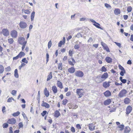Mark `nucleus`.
<instances>
[{"instance_id": "obj_32", "label": "nucleus", "mask_w": 133, "mask_h": 133, "mask_svg": "<svg viewBox=\"0 0 133 133\" xmlns=\"http://www.w3.org/2000/svg\"><path fill=\"white\" fill-rule=\"evenodd\" d=\"M35 12L34 11H33L31 13V21H33L34 20V18L35 15Z\"/></svg>"}, {"instance_id": "obj_42", "label": "nucleus", "mask_w": 133, "mask_h": 133, "mask_svg": "<svg viewBox=\"0 0 133 133\" xmlns=\"http://www.w3.org/2000/svg\"><path fill=\"white\" fill-rule=\"evenodd\" d=\"M15 101L14 99L12 97L9 98L8 99L7 102H12V101Z\"/></svg>"}, {"instance_id": "obj_54", "label": "nucleus", "mask_w": 133, "mask_h": 133, "mask_svg": "<svg viewBox=\"0 0 133 133\" xmlns=\"http://www.w3.org/2000/svg\"><path fill=\"white\" fill-rule=\"evenodd\" d=\"M71 95V91H69L67 92L66 94V96H70Z\"/></svg>"}, {"instance_id": "obj_34", "label": "nucleus", "mask_w": 133, "mask_h": 133, "mask_svg": "<svg viewBox=\"0 0 133 133\" xmlns=\"http://www.w3.org/2000/svg\"><path fill=\"white\" fill-rule=\"evenodd\" d=\"M124 125L123 124H121L118 126V128H119V130L122 131L124 129Z\"/></svg>"}, {"instance_id": "obj_6", "label": "nucleus", "mask_w": 133, "mask_h": 133, "mask_svg": "<svg viewBox=\"0 0 133 133\" xmlns=\"http://www.w3.org/2000/svg\"><path fill=\"white\" fill-rule=\"evenodd\" d=\"M75 75L77 77H82L83 76L84 74L82 71L78 70L76 71Z\"/></svg>"}, {"instance_id": "obj_50", "label": "nucleus", "mask_w": 133, "mask_h": 133, "mask_svg": "<svg viewBox=\"0 0 133 133\" xmlns=\"http://www.w3.org/2000/svg\"><path fill=\"white\" fill-rule=\"evenodd\" d=\"M79 48L80 46L78 44H76L74 46V48L76 49H78Z\"/></svg>"}, {"instance_id": "obj_57", "label": "nucleus", "mask_w": 133, "mask_h": 133, "mask_svg": "<svg viewBox=\"0 0 133 133\" xmlns=\"http://www.w3.org/2000/svg\"><path fill=\"white\" fill-rule=\"evenodd\" d=\"M48 122L50 124L52 123V121L50 117L49 119H48Z\"/></svg>"}, {"instance_id": "obj_27", "label": "nucleus", "mask_w": 133, "mask_h": 133, "mask_svg": "<svg viewBox=\"0 0 133 133\" xmlns=\"http://www.w3.org/2000/svg\"><path fill=\"white\" fill-rule=\"evenodd\" d=\"M130 128L129 127L127 126L124 128V132L125 133H128L130 132Z\"/></svg>"}, {"instance_id": "obj_37", "label": "nucleus", "mask_w": 133, "mask_h": 133, "mask_svg": "<svg viewBox=\"0 0 133 133\" xmlns=\"http://www.w3.org/2000/svg\"><path fill=\"white\" fill-rule=\"evenodd\" d=\"M132 10V8L131 6H129L127 8V11L128 12H131Z\"/></svg>"}, {"instance_id": "obj_49", "label": "nucleus", "mask_w": 133, "mask_h": 133, "mask_svg": "<svg viewBox=\"0 0 133 133\" xmlns=\"http://www.w3.org/2000/svg\"><path fill=\"white\" fill-rule=\"evenodd\" d=\"M52 45V43L51 41H50L48 42V48L49 49L51 46Z\"/></svg>"}, {"instance_id": "obj_15", "label": "nucleus", "mask_w": 133, "mask_h": 133, "mask_svg": "<svg viewBox=\"0 0 133 133\" xmlns=\"http://www.w3.org/2000/svg\"><path fill=\"white\" fill-rule=\"evenodd\" d=\"M111 83V82L109 81L107 82L105 81L103 83V86L105 88H107L109 87L110 85V83Z\"/></svg>"}, {"instance_id": "obj_51", "label": "nucleus", "mask_w": 133, "mask_h": 133, "mask_svg": "<svg viewBox=\"0 0 133 133\" xmlns=\"http://www.w3.org/2000/svg\"><path fill=\"white\" fill-rule=\"evenodd\" d=\"M106 61L108 63H109L112 62V59H105Z\"/></svg>"}, {"instance_id": "obj_28", "label": "nucleus", "mask_w": 133, "mask_h": 133, "mask_svg": "<svg viewBox=\"0 0 133 133\" xmlns=\"http://www.w3.org/2000/svg\"><path fill=\"white\" fill-rule=\"evenodd\" d=\"M130 100L129 98L127 97L124 99V102L125 104H128L130 103Z\"/></svg>"}, {"instance_id": "obj_10", "label": "nucleus", "mask_w": 133, "mask_h": 133, "mask_svg": "<svg viewBox=\"0 0 133 133\" xmlns=\"http://www.w3.org/2000/svg\"><path fill=\"white\" fill-rule=\"evenodd\" d=\"M19 27L21 28L24 29L26 27L27 24L25 22L23 21H21L19 23Z\"/></svg>"}, {"instance_id": "obj_40", "label": "nucleus", "mask_w": 133, "mask_h": 133, "mask_svg": "<svg viewBox=\"0 0 133 133\" xmlns=\"http://www.w3.org/2000/svg\"><path fill=\"white\" fill-rule=\"evenodd\" d=\"M8 43L10 44H12L13 43L14 41L12 38H10L8 39Z\"/></svg>"}, {"instance_id": "obj_5", "label": "nucleus", "mask_w": 133, "mask_h": 133, "mask_svg": "<svg viewBox=\"0 0 133 133\" xmlns=\"http://www.w3.org/2000/svg\"><path fill=\"white\" fill-rule=\"evenodd\" d=\"M118 67L119 69L121 70L120 73V75L122 76H123L124 74L126 73L125 69L122 66L119 64Z\"/></svg>"}, {"instance_id": "obj_36", "label": "nucleus", "mask_w": 133, "mask_h": 133, "mask_svg": "<svg viewBox=\"0 0 133 133\" xmlns=\"http://www.w3.org/2000/svg\"><path fill=\"white\" fill-rule=\"evenodd\" d=\"M4 68L3 65H0V74L2 73L4 71Z\"/></svg>"}, {"instance_id": "obj_17", "label": "nucleus", "mask_w": 133, "mask_h": 133, "mask_svg": "<svg viewBox=\"0 0 133 133\" xmlns=\"http://www.w3.org/2000/svg\"><path fill=\"white\" fill-rule=\"evenodd\" d=\"M41 106L48 109L50 107L49 104L46 102H44V101L42 102V103L41 104Z\"/></svg>"}, {"instance_id": "obj_33", "label": "nucleus", "mask_w": 133, "mask_h": 133, "mask_svg": "<svg viewBox=\"0 0 133 133\" xmlns=\"http://www.w3.org/2000/svg\"><path fill=\"white\" fill-rule=\"evenodd\" d=\"M20 114V113L19 111H17L12 114V115L14 117H16L18 116Z\"/></svg>"}, {"instance_id": "obj_53", "label": "nucleus", "mask_w": 133, "mask_h": 133, "mask_svg": "<svg viewBox=\"0 0 133 133\" xmlns=\"http://www.w3.org/2000/svg\"><path fill=\"white\" fill-rule=\"evenodd\" d=\"M76 127L78 129H81V127L79 124H76Z\"/></svg>"}, {"instance_id": "obj_1", "label": "nucleus", "mask_w": 133, "mask_h": 133, "mask_svg": "<svg viewBox=\"0 0 133 133\" xmlns=\"http://www.w3.org/2000/svg\"><path fill=\"white\" fill-rule=\"evenodd\" d=\"M18 41L20 44L22 45V51L23 50L27 43V41H25V39L24 37H20L18 38Z\"/></svg>"}, {"instance_id": "obj_11", "label": "nucleus", "mask_w": 133, "mask_h": 133, "mask_svg": "<svg viewBox=\"0 0 133 133\" xmlns=\"http://www.w3.org/2000/svg\"><path fill=\"white\" fill-rule=\"evenodd\" d=\"M2 32L4 36H8L9 35V32L7 29H3L2 31Z\"/></svg>"}, {"instance_id": "obj_56", "label": "nucleus", "mask_w": 133, "mask_h": 133, "mask_svg": "<svg viewBox=\"0 0 133 133\" xmlns=\"http://www.w3.org/2000/svg\"><path fill=\"white\" fill-rule=\"evenodd\" d=\"M115 43L120 48L121 47V44L120 43H117L116 42H115Z\"/></svg>"}, {"instance_id": "obj_30", "label": "nucleus", "mask_w": 133, "mask_h": 133, "mask_svg": "<svg viewBox=\"0 0 133 133\" xmlns=\"http://www.w3.org/2000/svg\"><path fill=\"white\" fill-rule=\"evenodd\" d=\"M63 65L61 63H59L58 65V68L59 70H62L63 69Z\"/></svg>"}, {"instance_id": "obj_7", "label": "nucleus", "mask_w": 133, "mask_h": 133, "mask_svg": "<svg viewBox=\"0 0 133 133\" xmlns=\"http://www.w3.org/2000/svg\"><path fill=\"white\" fill-rule=\"evenodd\" d=\"M101 44L103 47V49L105 50L107 52H109L110 51L107 45L103 42H101Z\"/></svg>"}, {"instance_id": "obj_16", "label": "nucleus", "mask_w": 133, "mask_h": 133, "mask_svg": "<svg viewBox=\"0 0 133 133\" xmlns=\"http://www.w3.org/2000/svg\"><path fill=\"white\" fill-rule=\"evenodd\" d=\"M25 55V54L24 52H21L16 57H14L13 58H21L24 56Z\"/></svg>"}, {"instance_id": "obj_55", "label": "nucleus", "mask_w": 133, "mask_h": 133, "mask_svg": "<svg viewBox=\"0 0 133 133\" xmlns=\"http://www.w3.org/2000/svg\"><path fill=\"white\" fill-rule=\"evenodd\" d=\"M124 19V20H126L128 18V15H124L123 16Z\"/></svg>"}, {"instance_id": "obj_64", "label": "nucleus", "mask_w": 133, "mask_h": 133, "mask_svg": "<svg viewBox=\"0 0 133 133\" xmlns=\"http://www.w3.org/2000/svg\"><path fill=\"white\" fill-rule=\"evenodd\" d=\"M130 40L132 41H133V35H131Z\"/></svg>"}, {"instance_id": "obj_23", "label": "nucleus", "mask_w": 133, "mask_h": 133, "mask_svg": "<svg viewBox=\"0 0 133 133\" xmlns=\"http://www.w3.org/2000/svg\"><path fill=\"white\" fill-rule=\"evenodd\" d=\"M68 71L70 73H73L75 71V68L73 67H72L70 68H69L68 69Z\"/></svg>"}, {"instance_id": "obj_22", "label": "nucleus", "mask_w": 133, "mask_h": 133, "mask_svg": "<svg viewBox=\"0 0 133 133\" xmlns=\"http://www.w3.org/2000/svg\"><path fill=\"white\" fill-rule=\"evenodd\" d=\"M69 64L71 65H74L75 63V62L74 59H70L68 60Z\"/></svg>"}, {"instance_id": "obj_39", "label": "nucleus", "mask_w": 133, "mask_h": 133, "mask_svg": "<svg viewBox=\"0 0 133 133\" xmlns=\"http://www.w3.org/2000/svg\"><path fill=\"white\" fill-rule=\"evenodd\" d=\"M68 102V100L66 99H64L62 101V104L63 105H65Z\"/></svg>"}, {"instance_id": "obj_20", "label": "nucleus", "mask_w": 133, "mask_h": 133, "mask_svg": "<svg viewBox=\"0 0 133 133\" xmlns=\"http://www.w3.org/2000/svg\"><path fill=\"white\" fill-rule=\"evenodd\" d=\"M114 14L116 15H118L121 13V10L119 8H115L114 10Z\"/></svg>"}, {"instance_id": "obj_4", "label": "nucleus", "mask_w": 133, "mask_h": 133, "mask_svg": "<svg viewBox=\"0 0 133 133\" xmlns=\"http://www.w3.org/2000/svg\"><path fill=\"white\" fill-rule=\"evenodd\" d=\"M127 93V91L126 90L123 89L119 92L118 96L119 97L121 98L125 96Z\"/></svg>"}, {"instance_id": "obj_13", "label": "nucleus", "mask_w": 133, "mask_h": 133, "mask_svg": "<svg viewBox=\"0 0 133 133\" xmlns=\"http://www.w3.org/2000/svg\"><path fill=\"white\" fill-rule=\"evenodd\" d=\"M96 123L95 122L94 124L92 123H90L89 124L88 126L89 130L91 131H93L95 129V124Z\"/></svg>"}, {"instance_id": "obj_14", "label": "nucleus", "mask_w": 133, "mask_h": 133, "mask_svg": "<svg viewBox=\"0 0 133 133\" xmlns=\"http://www.w3.org/2000/svg\"><path fill=\"white\" fill-rule=\"evenodd\" d=\"M91 21L94 23L93 25L95 26L96 28H101V27L99 26L100 24L96 22L95 21L92 19L90 20Z\"/></svg>"}, {"instance_id": "obj_59", "label": "nucleus", "mask_w": 133, "mask_h": 133, "mask_svg": "<svg viewBox=\"0 0 133 133\" xmlns=\"http://www.w3.org/2000/svg\"><path fill=\"white\" fill-rule=\"evenodd\" d=\"M22 62L26 63H28V61L26 59H23L22 60Z\"/></svg>"}, {"instance_id": "obj_19", "label": "nucleus", "mask_w": 133, "mask_h": 133, "mask_svg": "<svg viewBox=\"0 0 133 133\" xmlns=\"http://www.w3.org/2000/svg\"><path fill=\"white\" fill-rule=\"evenodd\" d=\"M57 87L60 89H61L63 88V84L60 81L58 80L57 81Z\"/></svg>"}, {"instance_id": "obj_24", "label": "nucleus", "mask_w": 133, "mask_h": 133, "mask_svg": "<svg viewBox=\"0 0 133 133\" xmlns=\"http://www.w3.org/2000/svg\"><path fill=\"white\" fill-rule=\"evenodd\" d=\"M52 90L54 94H55L57 93L58 90L57 87L55 85H54L52 87Z\"/></svg>"}, {"instance_id": "obj_25", "label": "nucleus", "mask_w": 133, "mask_h": 133, "mask_svg": "<svg viewBox=\"0 0 133 133\" xmlns=\"http://www.w3.org/2000/svg\"><path fill=\"white\" fill-rule=\"evenodd\" d=\"M44 93L45 96L47 97H48L49 95V91L46 88H45L44 90Z\"/></svg>"}, {"instance_id": "obj_63", "label": "nucleus", "mask_w": 133, "mask_h": 133, "mask_svg": "<svg viewBox=\"0 0 133 133\" xmlns=\"http://www.w3.org/2000/svg\"><path fill=\"white\" fill-rule=\"evenodd\" d=\"M98 44H93V46L95 48H97L98 47Z\"/></svg>"}, {"instance_id": "obj_3", "label": "nucleus", "mask_w": 133, "mask_h": 133, "mask_svg": "<svg viewBox=\"0 0 133 133\" xmlns=\"http://www.w3.org/2000/svg\"><path fill=\"white\" fill-rule=\"evenodd\" d=\"M76 92L78 96V98H80L84 95L85 91L83 89H76Z\"/></svg>"}, {"instance_id": "obj_2", "label": "nucleus", "mask_w": 133, "mask_h": 133, "mask_svg": "<svg viewBox=\"0 0 133 133\" xmlns=\"http://www.w3.org/2000/svg\"><path fill=\"white\" fill-rule=\"evenodd\" d=\"M108 76L109 75L108 73L107 72H105L101 75V79L97 81L96 82L98 83H101L107 78Z\"/></svg>"}, {"instance_id": "obj_52", "label": "nucleus", "mask_w": 133, "mask_h": 133, "mask_svg": "<svg viewBox=\"0 0 133 133\" xmlns=\"http://www.w3.org/2000/svg\"><path fill=\"white\" fill-rule=\"evenodd\" d=\"M5 70L6 71H10L11 68L10 66H9L6 68H5Z\"/></svg>"}, {"instance_id": "obj_12", "label": "nucleus", "mask_w": 133, "mask_h": 133, "mask_svg": "<svg viewBox=\"0 0 133 133\" xmlns=\"http://www.w3.org/2000/svg\"><path fill=\"white\" fill-rule=\"evenodd\" d=\"M132 110V107L130 105L128 106L126 109V114L128 115L131 112Z\"/></svg>"}, {"instance_id": "obj_46", "label": "nucleus", "mask_w": 133, "mask_h": 133, "mask_svg": "<svg viewBox=\"0 0 133 133\" xmlns=\"http://www.w3.org/2000/svg\"><path fill=\"white\" fill-rule=\"evenodd\" d=\"M8 126V124L6 123H4L3 125V127L4 128H7Z\"/></svg>"}, {"instance_id": "obj_31", "label": "nucleus", "mask_w": 133, "mask_h": 133, "mask_svg": "<svg viewBox=\"0 0 133 133\" xmlns=\"http://www.w3.org/2000/svg\"><path fill=\"white\" fill-rule=\"evenodd\" d=\"M52 72H50L49 75H48V78L47 79V81L49 80L50 79L52 78Z\"/></svg>"}, {"instance_id": "obj_60", "label": "nucleus", "mask_w": 133, "mask_h": 133, "mask_svg": "<svg viewBox=\"0 0 133 133\" xmlns=\"http://www.w3.org/2000/svg\"><path fill=\"white\" fill-rule=\"evenodd\" d=\"M105 6L107 8H110L111 7L110 5L107 3L105 4Z\"/></svg>"}, {"instance_id": "obj_9", "label": "nucleus", "mask_w": 133, "mask_h": 133, "mask_svg": "<svg viewBox=\"0 0 133 133\" xmlns=\"http://www.w3.org/2000/svg\"><path fill=\"white\" fill-rule=\"evenodd\" d=\"M10 35L12 37L16 38L17 36V32L15 30H12L10 32Z\"/></svg>"}, {"instance_id": "obj_48", "label": "nucleus", "mask_w": 133, "mask_h": 133, "mask_svg": "<svg viewBox=\"0 0 133 133\" xmlns=\"http://www.w3.org/2000/svg\"><path fill=\"white\" fill-rule=\"evenodd\" d=\"M73 53V51L72 50H69V55L70 56H72V54Z\"/></svg>"}, {"instance_id": "obj_8", "label": "nucleus", "mask_w": 133, "mask_h": 133, "mask_svg": "<svg viewBox=\"0 0 133 133\" xmlns=\"http://www.w3.org/2000/svg\"><path fill=\"white\" fill-rule=\"evenodd\" d=\"M16 120L14 118L9 119L7 121L8 123L12 125L15 124L16 123Z\"/></svg>"}, {"instance_id": "obj_62", "label": "nucleus", "mask_w": 133, "mask_h": 133, "mask_svg": "<svg viewBox=\"0 0 133 133\" xmlns=\"http://www.w3.org/2000/svg\"><path fill=\"white\" fill-rule=\"evenodd\" d=\"M121 82L123 83H125L127 82V80L125 79H123L121 80Z\"/></svg>"}, {"instance_id": "obj_35", "label": "nucleus", "mask_w": 133, "mask_h": 133, "mask_svg": "<svg viewBox=\"0 0 133 133\" xmlns=\"http://www.w3.org/2000/svg\"><path fill=\"white\" fill-rule=\"evenodd\" d=\"M14 76L15 77L17 78L18 77V70L17 69H15L14 71Z\"/></svg>"}, {"instance_id": "obj_18", "label": "nucleus", "mask_w": 133, "mask_h": 133, "mask_svg": "<svg viewBox=\"0 0 133 133\" xmlns=\"http://www.w3.org/2000/svg\"><path fill=\"white\" fill-rule=\"evenodd\" d=\"M112 101L111 99H108L105 100L104 102V104L105 105H107L110 104Z\"/></svg>"}, {"instance_id": "obj_26", "label": "nucleus", "mask_w": 133, "mask_h": 133, "mask_svg": "<svg viewBox=\"0 0 133 133\" xmlns=\"http://www.w3.org/2000/svg\"><path fill=\"white\" fill-rule=\"evenodd\" d=\"M61 114L59 111L57 110H56L54 113V116L55 117L57 118L60 116Z\"/></svg>"}, {"instance_id": "obj_43", "label": "nucleus", "mask_w": 133, "mask_h": 133, "mask_svg": "<svg viewBox=\"0 0 133 133\" xmlns=\"http://www.w3.org/2000/svg\"><path fill=\"white\" fill-rule=\"evenodd\" d=\"M47 113V111L45 110L43 111V112L41 113V115L42 117H44Z\"/></svg>"}, {"instance_id": "obj_44", "label": "nucleus", "mask_w": 133, "mask_h": 133, "mask_svg": "<svg viewBox=\"0 0 133 133\" xmlns=\"http://www.w3.org/2000/svg\"><path fill=\"white\" fill-rule=\"evenodd\" d=\"M25 65L26 64H25L23 63H22L21 64V65L19 66L18 68L19 69L21 70L22 68L25 66Z\"/></svg>"}, {"instance_id": "obj_41", "label": "nucleus", "mask_w": 133, "mask_h": 133, "mask_svg": "<svg viewBox=\"0 0 133 133\" xmlns=\"http://www.w3.org/2000/svg\"><path fill=\"white\" fill-rule=\"evenodd\" d=\"M23 125L22 122H20L18 123V128L20 129L21 128H23Z\"/></svg>"}, {"instance_id": "obj_29", "label": "nucleus", "mask_w": 133, "mask_h": 133, "mask_svg": "<svg viewBox=\"0 0 133 133\" xmlns=\"http://www.w3.org/2000/svg\"><path fill=\"white\" fill-rule=\"evenodd\" d=\"M22 12L24 13L25 14H29L30 13V11L28 9H22Z\"/></svg>"}, {"instance_id": "obj_61", "label": "nucleus", "mask_w": 133, "mask_h": 133, "mask_svg": "<svg viewBox=\"0 0 133 133\" xmlns=\"http://www.w3.org/2000/svg\"><path fill=\"white\" fill-rule=\"evenodd\" d=\"M5 106L3 107L2 109V111L3 113H4L5 112Z\"/></svg>"}, {"instance_id": "obj_58", "label": "nucleus", "mask_w": 133, "mask_h": 133, "mask_svg": "<svg viewBox=\"0 0 133 133\" xmlns=\"http://www.w3.org/2000/svg\"><path fill=\"white\" fill-rule=\"evenodd\" d=\"M62 43L63 42L62 41H60L58 43V46L59 47H61Z\"/></svg>"}, {"instance_id": "obj_38", "label": "nucleus", "mask_w": 133, "mask_h": 133, "mask_svg": "<svg viewBox=\"0 0 133 133\" xmlns=\"http://www.w3.org/2000/svg\"><path fill=\"white\" fill-rule=\"evenodd\" d=\"M100 70L102 72H105L107 71V69L104 66H103L101 68Z\"/></svg>"}, {"instance_id": "obj_47", "label": "nucleus", "mask_w": 133, "mask_h": 133, "mask_svg": "<svg viewBox=\"0 0 133 133\" xmlns=\"http://www.w3.org/2000/svg\"><path fill=\"white\" fill-rule=\"evenodd\" d=\"M72 133H74L75 132V128L73 127H71L70 129Z\"/></svg>"}, {"instance_id": "obj_21", "label": "nucleus", "mask_w": 133, "mask_h": 133, "mask_svg": "<svg viewBox=\"0 0 133 133\" xmlns=\"http://www.w3.org/2000/svg\"><path fill=\"white\" fill-rule=\"evenodd\" d=\"M104 94L106 97H108L111 96V93L109 90H108L104 93Z\"/></svg>"}, {"instance_id": "obj_45", "label": "nucleus", "mask_w": 133, "mask_h": 133, "mask_svg": "<svg viewBox=\"0 0 133 133\" xmlns=\"http://www.w3.org/2000/svg\"><path fill=\"white\" fill-rule=\"evenodd\" d=\"M17 93V91L16 90H12L11 92V94L12 95H15Z\"/></svg>"}]
</instances>
